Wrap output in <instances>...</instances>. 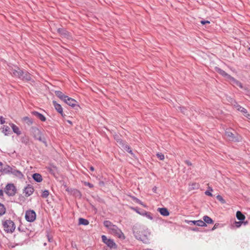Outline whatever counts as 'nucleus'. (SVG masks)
<instances>
[{"mask_svg": "<svg viewBox=\"0 0 250 250\" xmlns=\"http://www.w3.org/2000/svg\"><path fill=\"white\" fill-rule=\"evenodd\" d=\"M216 198L219 201H221L222 203H224L225 202L224 199L221 195H217Z\"/></svg>", "mask_w": 250, "mask_h": 250, "instance_id": "obj_35", "label": "nucleus"}, {"mask_svg": "<svg viewBox=\"0 0 250 250\" xmlns=\"http://www.w3.org/2000/svg\"><path fill=\"white\" fill-rule=\"evenodd\" d=\"M34 188L31 185H28L24 189V193L26 197H28L32 195L34 192Z\"/></svg>", "mask_w": 250, "mask_h": 250, "instance_id": "obj_10", "label": "nucleus"}, {"mask_svg": "<svg viewBox=\"0 0 250 250\" xmlns=\"http://www.w3.org/2000/svg\"><path fill=\"white\" fill-rule=\"evenodd\" d=\"M215 70L217 73H218L219 74L221 75L222 76L224 77L228 80H229V79L231 77L230 75L227 73L225 71L218 67H216Z\"/></svg>", "mask_w": 250, "mask_h": 250, "instance_id": "obj_12", "label": "nucleus"}, {"mask_svg": "<svg viewBox=\"0 0 250 250\" xmlns=\"http://www.w3.org/2000/svg\"><path fill=\"white\" fill-rule=\"evenodd\" d=\"M203 221L206 224H212L213 223V221L212 220V219L208 217V216H204L203 217Z\"/></svg>", "mask_w": 250, "mask_h": 250, "instance_id": "obj_26", "label": "nucleus"}, {"mask_svg": "<svg viewBox=\"0 0 250 250\" xmlns=\"http://www.w3.org/2000/svg\"><path fill=\"white\" fill-rule=\"evenodd\" d=\"M6 212V208L5 206L0 203V216L4 215Z\"/></svg>", "mask_w": 250, "mask_h": 250, "instance_id": "obj_29", "label": "nucleus"}, {"mask_svg": "<svg viewBox=\"0 0 250 250\" xmlns=\"http://www.w3.org/2000/svg\"><path fill=\"white\" fill-rule=\"evenodd\" d=\"M237 218L240 221H243L245 219V215L240 211H237L236 214Z\"/></svg>", "mask_w": 250, "mask_h": 250, "instance_id": "obj_25", "label": "nucleus"}, {"mask_svg": "<svg viewBox=\"0 0 250 250\" xmlns=\"http://www.w3.org/2000/svg\"><path fill=\"white\" fill-rule=\"evenodd\" d=\"M89 168H90V170L92 171H93L94 170V168L92 166H91Z\"/></svg>", "mask_w": 250, "mask_h": 250, "instance_id": "obj_46", "label": "nucleus"}, {"mask_svg": "<svg viewBox=\"0 0 250 250\" xmlns=\"http://www.w3.org/2000/svg\"><path fill=\"white\" fill-rule=\"evenodd\" d=\"M158 211L160 213L161 215L164 216H167L169 214L168 209L165 208H158Z\"/></svg>", "mask_w": 250, "mask_h": 250, "instance_id": "obj_16", "label": "nucleus"}, {"mask_svg": "<svg viewBox=\"0 0 250 250\" xmlns=\"http://www.w3.org/2000/svg\"><path fill=\"white\" fill-rule=\"evenodd\" d=\"M11 73L14 76L17 77L20 79L21 78V76H22L24 73V71L19 67L12 69Z\"/></svg>", "mask_w": 250, "mask_h": 250, "instance_id": "obj_11", "label": "nucleus"}, {"mask_svg": "<svg viewBox=\"0 0 250 250\" xmlns=\"http://www.w3.org/2000/svg\"><path fill=\"white\" fill-rule=\"evenodd\" d=\"M156 155L160 160H163L165 158L164 154L161 153H158Z\"/></svg>", "mask_w": 250, "mask_h": 250, "instance_id": "obj_33", "label": "nucleus"}, {"mask_svg": "<svg viewBox=\"0 0 250 250\" xmlns=\"http://www.w3.org/2000/svg\"><path fill=\"white\" fill-rule=\"evenodd\" d=\"M79 225H87L89 224V221L84 218H80L79 219Z\"/></svg>", "mask_w": 250, "mask_h": 250, "instance_id": "obj_28", "label": "nucleus"}, {"mask_svg": "<svg viewBox=\"0 0 250 250\" xmlns=\"http://www.w3.org/2000/svg\"><path fill=\"white\" fill-rule=\"evenodd\" d=\"M47 237H48V240L49 242H51L53 240V239L52 237H50L48 235Z\"/></svg>", "mask_w": 250, "mask_h": 250, "instance_id": "obj_45", "label": "nucleus"}, {"mask_svg": "<svg viewBox=\"0 0 250 250\" xmlns=\"http://www.w3.org/2000/svg\"><path fill=\"white\" fill-rule=\"evenodd\" d=\"M55 93L58 98L63 101L67 98V96L64 95L61 91H55Z\"/></svg>", "mask_w": 250, "mask_h": 250, "instance_id": "obj_19", "label": "nucleus"}, {"mask_svg": "<svg viewBox=\"0 0 250 250\" xmlns=\"http://www.w3.org/2000/svg\"><path fill=\"white\" fill-rule=\"evenodd\" d=\"M205 194L207 195H208V196H212V194L211 193V192H210L209 191H206L205 192Z\"/></svg>", "mask_w": 250, "mask_h": 250, "instance_id": "obj_40", "label": "nucleus"}, {"mask_svg": "<svg viewBox=\"0 0 250 250\" xmlns=\"http://www.w3.org/2000/svg\"><path fill=\"white\" fill-rule=\"evenodd\" d=\"M5 192L9 196H13L17 192V188L13 184H8L5 187Z\"/></svg>", "mask_w": 250, "mask_h": 250, "instance_id": "obj_5", "label": "nucleus"}, {"mask_svg": "<svg viewBox=\"0 0 250 250\" xmlns=\"http://www.w3.org/2000/svg\"><path fill=\"white\" fill-rule=\"evenodd\" d=\"M10 125L12 127L13 131L14 133H16L18 135H20L21 134V131H20L18 126H17L13 123L10 124Z\"/></svg>", "mask_w": 250, "mask_h": 250, "instance_id": "obj_17", "label": "nucleus"}, {"mask_svg": "<svg viewBox=\"0 0 250 250\" xmlns=\"http://www.w3.org/2000/svg\"><path fill=\"white\" fill-rule=\"evenodd\" d=\"M225 138L232 142H239L241 140V137L238 133L231 129H227L224 134Z\"/></svg>", "mask_w": 250, "mask_h": 250, "instance_id": "obj_2", "label": "nucleus"}, {"mask_svg": "<svg viewBox=\"0 0 250 250\" xmlns=\"http://www.w3.org/2000/svg\"><path fill=\"white\" fill-rule=\"evenodd\" d=\"M63 102L69 106H71L73 107H75L76 106H78V105L77 104V102L75 100L68 97L67 96V98H65Z\"/></svg>", "mask_w": 250, "mask_h": 250, "instance_id": "obj_9", "label": "nucleus"}, {"mask_svg": "<svg viewBox=\"0 0 250 250\" xmlns=\"http://www.w3.org/2000/svg\"><path fill=\"white\" fill-rule=\"evenodd\" d=\"M185 163L186 164H187L188 166H191L192 165V164L190 162H189V161H188V160H186L185 161Z\"/></svg>", "mask_w": 250, "mask_h": 250, "instance_id": "obj_41", "label": "nucleus"}, {"mask_svg": "<svg viewBox=\"0 0 250 250\" xmlns=\"http://www.w3.org/2000/svg\"><path fill=\"white\" fill-rule=\"evenodd\" d=\"M67 122L69 124H70L71 125H72V122H71V121H69V120H67Z\"/></svg>", "mask_w": 250, "mask_h": 250, "instance_id": "obj_49", "label": "nucleus"}, {"mask_svg": "<svg viewBox=\"0 0 250 250\" xmlns=\"http://www.w3.org/2000/svg\"><path fill=\"white\" fill-rule=\"evenodd\" d=\"M243 223V222H242L241 221H239V222L235 221L234 222V225H235V226L236 228H239Z\"/></svg>", "mask_w": 250, "mask_h": 250, "instance_id": "obj_34", "label": "nucleus"}, {"mask_svg": "<svg viewBox=\"0 0 250 250\" xmlns=\"http://www.w3.org/2000/svg\"><path fill=\"white\" fill-rule=\"evenodd\" d=\"M177 109L180 110L181 112L183 113L184 114H186L187 113V109L184 107H181L180 106H178Z\"/></svg>", "mask_w": 250, "mask_h": 250, "instance_id": "obj_31", "label": "nucleus"}, {"mask_svg": "<svg viewBox=\"0 0 250 250\" xmlns=\"http://www.w3.org/2000/svg\"><path fill=\"white\" fill-rule=\"evenodd\" d=\"M146 216L150 219H152L150 214L149 213H146Z\"/></svg>", "mask_w": 250, "mask_h": 250, "instance_id": "obj_42", "label": "nucleus"}, {"mask_svg": "<svg viewBox=\"0 0 250 250\" xmlns=\"http://www.w3.org/2000/svg\"><path fill=\"white\" fill-rule=\"evenodd\" d=\"M49 195V191L47 190H44L42 194V198H46Z\"/></svg>", "mask_w": 250, "mask_h": 250, "instance_id": "obj_30", "label": "nucleus"}, {"mask_svg": "<svg viewBox=\"0 0 250 250\" xmlns=\"http://www.w3.org/2000/svg\"><path fill=\"white\" fill-rule=\"evenodd\" d=\"M3 195V190L1 189H0V197L2 196Z\"/></svg>", "mask_w": 250, "mask_h": 250, "instance_id": "obj_44", "label": "nucleus"}, {"mask_svg": "<svg viewBox=\"0 0 250 250\" xmlns=\"http://www.w3.org/2000/svg\"><path fill=\"white\" fill-rule=\"evenodd\" d=\"M22 120L28 125H32L33 123V120L31 118H29L28 117H24L23 118H22Z\"/></svg>", "mask_w": 250, "mask_h": 250, "instance_id": "obj_24", "label": "nucleus"}, {"mask_svg": "<svg viewBox=\"0 0 250 250\" xmlns=\"http://www.w3.org/2000/svg\"><path fill=\"white\" fill-rule=\"evenodd\" d=\"M0 122L1 124H4L5 122L4 119H3L2 117H0Z\"/></svg>", "mask_w": 250, "mask_h": 250, "instance_id": "obj_38", "label": "nucleus"}, {"mask_svg": "<svg viewBox=\"0 0 250 250\" xmlns=\"http://www.w3.org/2000/svg\"><path fill=\"white\" fill-rule=\"evenodd\" d=\"M190 229L194 231H198V228H190Z\"/></svg>", "mask_w": 250, "mask_h": 250, "instance_id": "obj_43", "label": "nucleus"}, {"mask_svg": "<svg viewBox=\"0 0 250 250\" xmlns=\"http://www.w3.org/2000/svg\"><path fill=\"white\" fill-rule=\"evenodd\" d=\"M84 185L85 186H88L90 188H92L94 187L93 185L92 184H91V183H90L89 182H84Z\"/></svg>", "mask_w": 250, "mask_h": 250, "instance_id": "obj_36", "label": "nucleus"}, {"mask_svg": "<svg viewBox=\"0 0 250 250\" xmlns=\"http://www.w3.org/2000/svg\"><path fill=\"white\" fill-rule=\"evenodd\" d=\"M32 177H33V179L37 182H41L42 180V176L39 173L33 174L32 175Z\"/></svg>", "mask_w": 250, "mask_h": 250, "instance_id": "obj_20", "label": "nucleus"}, {"mask_svg": "<svg viewBox=\"0 0 250 250\" xmlns=\"http://www.w3.org/2000/svg\"><path fill=\"white\" fill-rule=\"evenodd\" d=\"M2 132L5 135H8L10 133V128L8 126L3 125Z\"/></svg>", "mask_w": 250, "mask_h": 250, "instance_id": "obj_27", "label": "nucleus"}, {"mask_svg": "<svg viewBox=\"0 0 250 250\" xmlns=\"http://www.w3.org/2000/svg\"><path fill=\"white\" fill-rule=\"evenodd\" d=\"M13 169L14 168H13L12 167H10L9 166H6V167H4V168L2 169L1 171H3L4 173H5L6 174L12 173V171L13 170Z\"/></svg>", "mask_w": 250, "mask_h": 250, "instance_id": "obj_23", "label": "nucleus"}, {"mask_svg": "<svg viewBox=\"0 0 250 250\" xmlns=\"http://www.w3.org/2000/svg\"><path fill=\"white\" fill-rule=\"evenodd\" d=\"M124 148L130 154H131V155H134L131 148H130V147L128 146V145H126Z\"/></svg>", "mask_w": 250, "mask_h": 250, "instance_id": "obj_32", "label": "nucleus"}, {"mask_svg": "<svg viewBox=\"0 0 250 250\" xmlns=\"http://www.w3.org/2000/svg\"><path fill=\"white\" fill-rule=\"evenodd\" d=\"M24 74L21 76V79L23 81H31L32 78L31 74L26 71H24Z\"/></svg>", "mask_w": 250, "mask_h": 250, "instance_id": "obj_14", "label": "nucleus"}, {"mask_svg": "<svg viewBox=\"0 0 250 250\" xmlns=\"http://www.w3.org/2000/svg\"><path fill=\"white\" fill-rule=\"evenodd\" d=\"M249 50H250V48H249Z\"/></svg>", "mask_w": 250, "mask_h": 250, "instance_id": "obj_52", "label": "nucleus"}, {"mask_svg": "<svg viewBox=\"0 0 250 250\" xmlns=\"http://www.w3.org/2000/svg\"><path fill=\"white\" fill-rule=\"evenodd\" d=\"M134 201H135V202L139 204L143 205L142 202L138 199L136 198H134Z\"/></svg>", "mask_w": 250, "mask_h": 250, "instance_id": "obj_37", "label": "nucleus"}, {"mask_svg": "<svg viewBox=\"0 0 250 250\" xmlns=\"http://www.w3.org/2000/svg\"><path fill=\"white\" fill-rule=\"evenodd\" d=\"M2 226L4 230L7 233H12L14 231L16 226L14 223L10 219L2 221Z\"/></svg>", "mask_w": 250, "mask_h": 250, "instance_id": "obj_4", "label": "nucleus"}, {"mask_svg": "<svg viewBox=\"0 0 250 250\" xmlns=\"http://www.w3.org/2000/svg\"><path fill=\"white\" fill-rule=\"evenodd\" d=\"M237 110L243 112L244 113V115L246 117H248V116H250V115L248 113L247 110L244 107L241 106L240 105L237 106Z\"/></svg>", "mask_w": 250, "mask_h": 250, "instance_id": "obj_22", "label": "nucleus"}, {"mask_svg": "<svg viewBox=\"0 0 250 250\" xmlns=\"http://www.w3.org/2000/svg\"><path fill=\"white\" fill-rule=\"evenodd\" d=\"M217 227V225L216 224H215L213 228L212 229V230H214Z\"/></svg>", "mask_w": 250, "mask_h": 250, "instance_id": "obj_48", "label": "nucleus"}, {"mask_svg": "<svg viewBox=\"0 0 250 250\" xmlns=\"http://www.w3.org/2000/svg\"><path fill=\"white\" fill-rule=\"evenodd\" d=\"M25 217L28 222H33L36 218V212L33 210H28L25 212Z\"/></svg>", "mask_w": 250, "mask_h": 250, "instance_id": "obj_6", "label": "nucleus"}, {"mask_svg": "<svg viewBox=\"0 0 250 250\" xmlns=\"http://www.w3.org/2000/svg\"><path fill=\"white\" fill-rule=\"evenodd\" d=\"M201 23L202 24H205L206 23H209V21H201Z\"/></svg>", "mask_w": 250, "mask_h": 250, "instance_id": "obj_39", "label": "nucleus"}, {"mask_svg": "<svg viewBox=\"0 0 250 250\" xmlns=\"http://www.w3.org/2000/svg\"><path fill=\"white\" fill-rule=\"evenodd\" d=\"M102 238L103 241L109 248L112 249H116L117 248V246L113 240L107 238L105 235H103Z\"/></svg>", "mask_w": 250, "mask_h": 250, "instance_id": "obj_7", "label": "nucleus"}, {"mask_svg": "<svg viewBox=\"0 0 250 250\" xmlns=\"http://www.w3.org/2000/svg\"><path fill=\"white\" fill-rule=\"evenodd\" d=\"M31 113L42 122H45L46 121V118L42 114L40 113L39 112L34 111L32 112Z\"/></svg>", "mask_w": 250, "mask_h": 250, "instance_id": "obj_15", "label": "nucleus"}, {"mask_svg": "<svg viewBox=\"0 0 250 250\" xmlns=\"http://www.w3.org/2000/svg\"><path fill=\"white\" fill-rule=\"evenodd\" d=\"M185 222L189 225H195L200 227H206L207 224L202 220H199L197 221L186 220Z\"/></svg>", "mask_w": 250, "mask_h": 250, "instance_id": "obj_8", "label": "nucleus"}, {"mask_svg": "<svg viewBox=\"0 0 250 250\" xmlns=\"http://www.w3.org/2000/svg\"><path fill=\"white\" fill-rule=\"evenodd\" d=\"M133 234L135 238L142 241L144 243H147L148 242V238L146 234H145V232L141 230H139L136 227H133Z\"/></svg>", "mask_w": 250, "mask_h": 250, "instance_id": "obj_3", "label": "nucleus"}, {"mask_svg": "<svg viewBox=\"0 0 250 250\" xmlns=\"http://www.w3.org/2000/svg\"><path fill=\"white\" fill-rule=\"evenodd\" d=\"M210 188V190L211 191H212V189L211 188Z\"/></svg>", "mask_w": 250, "mask_h": 250, "instance_id": "obj_51", "label": "nucleus"}, {"mask_svg": "<svg viewBox=\"0 0 250 250\" xmlns=\"http://www.w3.org/2000/svg\"><path fill=\"white\" fill-rule=\"evenodd\" d=\"M99 185H100V186H103V185H104V182H103V181H100V182H99Z\"/></svg>", "mask_w": 250, "mask_h": 250, "instance_id": "obj_47", "label": "nucleus"}, {"mask_svg": "<svg viewBox=\"0 0 250 250\" xmlns=\"http://www.w3.org/2000/svg\"><path fill=\"white\" fill-rule=\"evenodd\" d=\"M38 139L41 141V138L40 137Z\"/></svg>", "mask_w": 250, "mask_h": 250, "instance_id": "obj_50", "label": "nucleus"}, {"mask_svg": "<svg viewBox=\"0 0 250 250\" xmlns=\"http://www.w3.org/2000/svg\"><path fill=\"white\" fill-rule=\"evenodd\" d=\"M12 174L20 179H22L24 177L23 174L21 171L15 169H13Z\"/></svg>", "mask_w": 250, "mask_h": 250, "instance_id": "obj_18", "label": "nucleus"}, {"mask_svg": "<svg viewBox=\"0 0 250 250\" xmlns=\"http://www.w3.org/2000/svg\"><path fill=\"white\" fill-rule=\"evenodd\" d=\"M229 80L233 84H235L236 86H239L240 88L243 87L242 84L239 81L236 80L231 76L230 77Z\"/></svg>", "mask_w": 250, "mask_h": 250, "instance_id": "obj_21", "label": "nucleus"}, {"mask_svg": "<svg viewBox=\"0 0 250 250\" xmlns=\"http://www.w3.org/2000/svg\"><path fill=\"white\" fill-rule=\"evenodd\" d=\"M104 225L108 229L111 234L120 239H124L125 238V236L121 230L117 226L113 225L110 221H104Z\"/></svg>", "mask_w": 250, "mask_h": 250, "instance_id": "obj_1", "label": "nucleus"}, {"mask_svg": "<svg viewBox=\"0 0 250 250\" xmlns=\"http://www.w3.org/2000/svg\"><path fill=\"white\" fill-rule=\"evenodd\" d=\"M53 104L55 109L60 113L62 116H63V109L61 104H58L56 101H53Z\"/></svg>", "mask_w": 250, "mask_h": 250, "instance_id": "obj_13", "label": "nucleus"}]
</instances>
